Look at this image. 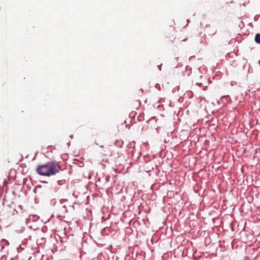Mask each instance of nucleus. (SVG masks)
Here are the masks:
<instances>
[{
  "label": "nucleus",
  "mask_w": 260,
  "mask_h": 260,
  "mask_svg": "<svg viewBox=\"0 0 260 260\" xmlns=\"http://www.w3.org/2000/svg\"><path fill=\"white\" fill-rule=\"evenodd\" d=\"M60 170V166L55 162L50 161L44 165L38 166L37 172L41 176H50L55 175Z\"/></svg>",
  "instance_id": "obj_1"
},
{
  "label": "nucleus",
  "mask_w": 260,
  "mask_h": 260,
  "mask_svg": "<svg viewBox=\"0 0 260 260\" xmlns=\"http://www.w3.org/2000/svg\"><path fill=\"white\" fill-rule=\"evenodd\" d=\"M106 149H107L104 150V151L102 152V153L104 155H109V156H111L112 155L111 150L109 148H107Z\"/></svg>",
  "instance_id": "obj_2"
},
{
  "label": "nucleus",
  "mask_w": 260,
  "mask_h": 260,
  "mask_svg": "<svg viewBox=\"0 0 260 260\" xmlns=\"http://www.w3.org/2000/svg\"><path fill=\"white\" fill-rule=\"evenodd\" d=\"M255 41L258 44H260V34H257L255 37Z\"/></svg>",
  "instance_id": "obj_3"
},
{
  "label": "nucleus",
  "mask_w": 260,
  "mask_h": 260,
  "mask_svg": "<svg viewBox=\"0 0 260 260\" xmlns=\"http://www.w3.org/2000/svg\"><path fill=\"white\" fill-rule=\"evenodd\" d=\"M197 84L200 87L202 86V83H197Z\"/></svg>",
  "instance_id": "obj_4"
}]
</instances>
